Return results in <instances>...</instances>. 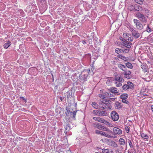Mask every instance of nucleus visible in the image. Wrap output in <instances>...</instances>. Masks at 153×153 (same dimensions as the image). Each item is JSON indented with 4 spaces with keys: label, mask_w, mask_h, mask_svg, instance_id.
Instances as JSON below:
<instances>
[{
    "label": "nucleus",
    "mask_w": 153,
    "mask_h": 153,
    "mask_svg": "<svg viewBox=\"0 0 153 153\" xmlns=\"http://www.w3.org/2000/svg\"><path fill=\"white\" fill-rule=\"evenodd\" d=\"M137 17L140 21L143 23H146L147 22V16L140 12H137L136 13Z\"/></svg>",
    "instance_id": "nucleus-1"
},
{
    "label": "nucleus",
    "mask_w": 153,
    "mask_h": 153,
    "mask_svg": "<svg viewBox=\"0 0 153 153\" xmlns=\"http://www.w3.org/2000/svg\"><path fill=\"white\" fill-rule=\"evenodd\" d=\"M90 71L89 69H85L79 76L80 79L85 81H86L88 75L91 74L89 73Z\"/></svg>",
    "instance_id": "nucleus-2"
},
{
    "label": "nucleus",
    "mask_w": 153,
    "mask_h": 153,
    "mask_svg": "<svg viewBox=\"0 0 153 153\" xmlns=\"http://www.w3.org/2000/svg\"><path fill=\"white\" fill-rule=\"evenodd\" d=\"M133 21L135 25L137 28L139 30H142L143 27V25L137 19H134Z\"/></svg>",
    "instance_id": "nucleus-3"
},
{
    "label": "nucleus",
    "mask_w": 153,
    "mask_h": 153,
    "mask_svg": "<svg viewBox=\"0 0 153 153\" xmlns=\"http://www.w3.org/2000/svg\"><path fill=\"white\" fill-rule=\"evenodd\" d=\"M111 119L114 121H117L119 118L118 114L115 111H112L111 112Z\"/></svg>",
    "instance_id": "nucleus-4"
},
{
    "label": "nucleus",
    "mask_w": 153,
    "mask_h": 153,
    "mask_svg": "<svg viewBox=\"0 0 153 153\" xmlns=\"http://www.w3.org/2000/svg\"><path fill=\"white\" fill-rule=\"evenodd\" d=\"M95 132L96 134H100L102 136H104L109 138H111L114 137L113 136L109 134H108L105 132L99 131L97 130H95Z\"/></svg>",
    "instance_id": "nucleus-5"
},
{
    "label": "nucleus",
    "mask_w": 153,
    "mask_h": 153,
    "mask_svg": "<svg viewBox=\"0 0 153 153\" xmlns=\"http://www.w3.org/2000/svg\"><path fill=\"white\" fill-rule=\"evenodd\" d=\"M124 72L122 73V75L124 76L127 79H130L132 77L131 72L129 70H127V69Z\"/></svg>",
    "instance_id": "nucleus-6"
},
{
    "label": "nucleus",
    "mask_w": 153,
    "mask_h": 153,
    "mask_svg": "<svg viewBox=\"0 0 153 153\" xmlns=\"http://www.w3.org/2000/svg\"><path fill=\"white\" fill-rule=\"evenodd\" d=\"M93 126L95 128H97L98 129L104 131L105 127L99 124L98 123H93Z\"/></svg>",
    "instance_id": "nucleus-7"
},
{
    "label": "nucleus",
    "mask_w": 153,
    "mask_h": 153,
    "mask_svg": "<svg viewBox=\"0 0 153 153\" xmlns=\"http://www.w3.org/2000/svg\"><path fill=\"white\" fill-rule=\"evenodd\" d=\"M113 132L114 134H121L122 133V131L120 128L114 127L113 129Z\"/></svg>",
    "instance_id": "nucleus-8"
},
{
    "label": "nucleus",
    "mask_w": 153,
    "mask_h": 153,
    "mask_svg": "<svg viewBox=\"0 0 153 153\" xmlns=\"http://www.w3.org/2000/svg\"><path fill=\"white\" fill-rule=\"evenodd\" d=\"M132 35L135 38L137 39L140 37V34L138 31L136 30H134L133 32L132 33Z\"/></svg>",
    "instance_id": "nucleus-9"
},
{
    "label": "nucleus",
    "mask_w": 153,
    "mask_h": 153,
    "mask_svg": "<svg viewBox=\"0 0 153 153\" xmlns=\"http://www.w3.org/2000/svg\"><path fill=\"white\" fill-rule=\"evenodd\" d=\"M93 119L95 121L102 123H103L105 120L103 118L98 117H93Z\"/></svg>",
    "instance_id": "nucleus-10"
},
{
    "label": "nucleus",
    "mask_w": 153,
    "mask_h": 153,
    "mask_svg": "<svg viewBox=\"0 0 153 153\" xmlns=\"http://www.w3.org/2000/svg\"><path fill=\"white\" fill-rule=\"evenodd\" d=\"M131 43L129 42L126 41L124 42H123V45L126 47L127 48H131Z\"/></svg>",
    "instance_id": "nucleus-11"
},
{
    "label": "nucleus",
    "mask_w": 153,
    "mask_h": 153,
    "mask_svg": "<svg viewBox=\"0 0 153 153\" xmlns=\"http://www.w3.org/2000/svg\"><path fill=\"white\" fill-rule=\"evenodd\" d=\"M114 81L119 82H123L124 81V79L121 76H116L114 78Z\"/></svg>",
    "instance_id": "nucleus-12"
},
{
    "label": "nucleus",
    "mask_w": 153,
    "mask_h": 153,
    "mask_svg": "<svg viewBox=\"0 0 153 153\" xmlns=\"http://www.w3.org/2000/svg\"><path fill=\"white\" fill-rule=\"evenodd\" d=\"M109 145L113 147H117L118 146L117 144L114 141L110 140L109 142Z\"/></svg>",
    "instance_id": "nucleus-13"
},
{
    "label": "nucleus",
    "mask_w": 153,
    "mask_h": 153,
    "mask_svg": "<svg viewBox=\"0 0 153 153\" xmlns=\"http://www.w3.org/2000/svg\"><path fill=\"white\" fill-rule=\"evenodd\" d=\"M102 153H113V151L110 149H102Z\"/></svg>",
    "instance_id": "nucleus-14"
},
{
    "label": "nucleus",
    "mask_w": 153,
    "mask_h": 153,
    "mask_svg": "<svg viewBox=\"0 0 153 153\" xmlns=\"http://www.w3.org/2000/svg\"><path fill=\"white\" fill-rule=\"evenodd\" d=\"M118 66L119 68L123 71H126V70L127 69L126 66L122 64H118Z\"/></svg>",
    "instance_id": "nucleus-15"
},
{
    "label": "nucleus",
    "mask_w": 153,
    "mask_h": 153,
    "mask_svg": "<svg viewBox=\"0 0 153 153\" xmlns=\"http://www.w3.org/2000/svg\"><path fill=\"white\" fill-rule=\"evenodd\" d=\"M127 84L128 86V89H133L134 88V84L131 82L128 81L127 82Z\"/></svg>",
    "instance_id": "nucleus-16"
},
{
    "label": "nucleus",
    "mask_w": 153,
    "mask_h": 153,
    "mask_svg": "<svg viewBox=\"0 0 153 153\" xmlns=\"http://www.w3.org/2000/svg\"><path fill=\"white\" fill-rule=\"evenodd\" d=\"M115 108L118 109H120L122 107L121 103L118 102H116L115 104Z\"/></svg>",
    "instance_id": "nucleus-17"
},
{
    "label": "nucleus",
    "mask_w": 153,
    "mask_h": 153,
    "mask_svg": "<svg viewBox=\"0 0 153 153\" xmlns=\"http://www.w3.org/2000/svg\"><path fill=\"white\" fill-rule=\"evenodd\" d=\"M11 44V42L10 41H8L7 42L4 44L3 46L5 49H7Z\"/></svg>",
    "instance_id": "nucleus-18"
},
{
    "label": "nucleus",
    "mask_w": 153,
    "mask_h": 153,
    "mask_svg": "<svg viewBox=\"0 0 153 153\" xmlns=\"http://www.w3.org/2000/svg\"><path fill=\"white\" fill-rule=\"evenodd\" d=\"M105 110H108L109 109H111V105L110 103H105Z\"/></svg>",
    "instance_id": "nucleus-19"
},
{
    "label": "nucleus",
    "mask_w": 153,
    "mask_h": 153,
    "mask_svg": "<svg viewBox=\"0 0 153 153\" xmlns=\"http://www.w3.org/2000/svg\"><path fill=\"white\" fill-rule=\"evenodd\" d=\"M65 128V133H67L68 131H69L71 127L68 124H66L64 126Z\"/></svg>",
    "instance_id": "nucleus-20"
},
{
    "label": "nucleus",
    "mask_w": 153,
    "mask_h": 153,
    "mask_svg": "<svg viewBox=\"0 0 153 153\" xmlns=\"http://www.w3.org/2000/svg\"><path fill=\"white\" fill-rule=\"evenodd\" d=\"M119 142L120 145H124L125 144V140L122 138H120L119 140Z\"/></svg>",
    "instance_id": "nucleus-21"
},
{
    "label": "nucleus",
    "mask_w": 153,
    "mask_h": 153,
    "mask_svg": "<svg viewBox=\"0 0 153 153\" xmlns=\"http://www.w3.org/2000/svg\"><path fill=\"white\" fill-rule=\"evenodd\" d=\"M110 91L112 93H118L117 89L116 88H111L110 89Z\"/></svg>",
    "instance_id": "nucleus-22"
},
{
    "label": "nucleus",
    "mask_w": 153,
    "mask_h": 153,
    "mask_svg": "<svg viewBox=\"0 0 153 153\" xmlns=\"http://www.w3.org/2000/svg\"><path fill=\"white\" fill-rule=\"evenodd\" d=\"M107 114V113L106 111L99 110L98 115L99 116H106Z\"/></svg>",
    "instance_id": "nucleus-23"
},
{
    "label": "nucleus",
    "mask_w": 153,
    "mask_h": 153,
    "mask_svg": "<svg viewBox=\"0 0 153 153\" xmlns=\"http://www.w3.org/2000/svg\"><path fill=\"white\" fill-rule=\"evenodd\" d=\"M104 131H107V133H106L107 134V133H108V134H109L110 135H111V134H113V132L112 131L110 130L108 128H106V127H105V128L104 129Z\"/></svg>",
    "instance_id": "nucleus-24"
},
{
    "label": "nucleus",
    "mask_w": 153,
    "mask_h": 153,
    "mask_svg": "<svg viewBox=\"0 0 153 153\" xmlns=\"http://www.w3.org/2000/svg\"><path fill=\"white\" fill-rule=\"evenodd\" d=\"M118 57L124 60L125 61H127L128 60V58L123 56L121 55H120L118 56Z\"/></svg>",
    "instance_id": "nucleus-25"
},
{
    "label": "nucleus",
    "mask_w": 153,
    "mask_h": 153,
    "mask_svg": "<svg viewBox=\"0 0 153 153\" xmlns=\"http://www.w3.org/2000/svg\"><path fill=\"white\" fill-rule=\"evenodd\" d=\"M140 134L142 137L145 139H147L149 137L148 135H147V134L143 133H141Z\"/></svg>",
    "instance_id": "nucleus-26"
},
{
    "label": "nucleus",
    "mask_w": 153,
    "mask_h": 153,
    "mask_svg": "<svg viewBox=\"0 0 153 153\" xmlns=\"http://www.w3.org/2000/svg\"><path fill=\"white\" fill-rule=\"evenodd\" d=\"M141 68L142 69L143 71L144 72H146L147 71L146 65H142Z\"/></svg>",
    "instance_id": "nucleus-27"
},
{
    "label": "nucleus",
    "mask_w": 153,
    "mask_h": 153,
    "mask_svg": "<svg viewBox=\"0 0 153 153\" xmlns=\"http://www.w3.org/2000/svg\"><path fill=\"white\" fill-rule=\"evenodd\" d=\"M126 65L128 68L132 69L133 68L132 65L129 62L126 63Z\"/></svg>",
    "instance_id": "nucleus-28"
},
{
    "label": "nucleus",
    "mask_w": 153,
    "mask_h": 153,
    "mask_svg": "<svg viewBox=\"0 0 153 153\" xmlns=\"http://www.w3.org/2000/svg\"><path fill=\"white\" fill-rule=\"evenodd\" d=\"M77 112V111H74L73 112L71 111L70 112V114L71 115L73 116V118L74 120L75 119V116L76 115V113Z\"/></svg>",
    "instance_id": "nucleus-29"
},
{
    "label": "nucleus",
    "mask_w": 153,
    "mask_h": 153,
    "mask_svg": "<svg viewBox=\"0 0 153 153\" xmlns=\"http://www.w3.org/2000/svg\"><path fill=\"white\" fill-rule=\"evenodd\" d=\"M114 83L117 87H120L122 85V82H119L117 81H114Z\"/></svg>",
    "instance_id": "nucleus-30"
},
{
    "label": "nucleus",
    "mask_w": 153,
    "mask_h": 153,
    "mask_svg": "<svg viewBox=\"0 0 153 153\" xmlns=\"http://www.w3.org/2000/svg\"><path fill=\"white\" fill-rule=\"evenodd\" d=\"M99 106L100 107L105 110V103L101 102L99 103Z\"/></svg>",
    "instance_id": "nucleus-31"
},
{
    "label": "nucleus",
    "mask_w": 153,
    "mask_h": 153,
    "mask_svg": "<svg viewBox=\"0 0 153 153\" xmlns=\"http://www.w3.org/2000/svg\"><path fill=\"white\" fill-rule=\"evenodd\" d=\"M120 98L121 99H127L128 98V95L126 94H124L120 96Z\"/></svg>",
    "instance_id": "nucleus-32"
},
{
    "label": "nucleus",
    "mask_w": 153,
    "mask_h": 153,
    "mask_svg": "<svg viewBox=\"0 0 153 153\" xmlns=\"http://www.w3.org/2000/svg\"><path fill=\"white\" fill-rule=\"evenodd\" d=\"M128 35V38L126 39V40H128L129 41H132L133 39V37L131 36V35L129 34Z\"/></svg>",
    "instance_id": "nucleus-33"
},
{
    "label": "nucleus",
    "mask_w": 153,
    "mask_h": 153,
    "mask_svg": "<svg viewBox=\"0 0 153 153\" xmlns=\"http://www.w3.org/2000/svg\"><path fill=\"white\" fill-rule=\"evenodd\" d=\"M103 123L105 124L106 125L109 127H112L113 126L112 124H111L110 123H108V121H106L105 120Z\"/></svg>",
    "instance_id": "nucleus-34"
},
{
    "label": "nucleus",
    "mask_w": 153,
    "mask_h": 153,
    "mask_svg": "<svg viewBox=\"0 0 153 153\" xmlns=\"http://www.w3.org/2000/svg\"><path fill=\"white\" fill-rule=\"evenodd\" d=\"M146 31L149 33L151 32L152 31L151 29L149 27V25H147V27H146Z\"/></svg>",
    "instance_id": "nucleus-35"
},
{
    "label": "nucleus",
    "mask_w": 153,
    "mask_h": 153,
    "mask_svg": "<svg viewBox=\"0 0 153 153\" xmlns=\"http://www.w3.org/2000/svg\"><path fill=\"white\" fill-rule=\"evenodd\" d=\"M128 86L127 85V84H125L124 85H123L122 86V88L125 91L127 90L128 89H129L128 87Z\"/></svg>",
    "instance_id": "nucleus-36"
},
{
    "label": "nucleus",
    "mask_w": 153,
    "mask_h": 153,
    "mask_svg": "<svg viewBox=\"0 0 153 153\" xmlns=\"http://www.w3.org/2000/svg\"><path fill=\"white\" fill-rule=\"evenodd\" d=\"M99 110H94L92 111V113L93 114L96 115H99Z\"/></svg>",
    "instance_id": "nucleus-37"
},
{
    "label": "nucleus",
    "mask_w": 153,
    "mask_h": 153,
    "mask_svg": "<svg viewBox=\"0 0 153 153\" xmlns=\"http://www.w3.org/2000/svg\"><path fill=\"white\" fill-rule=\"evenodd\" d=\"M141 9V7L140 5L136 6L134 7V9L136 11H139Z\"/></svg>",
    "instance_id": "nucleus-38"
},
{
    "label": "nucleus",
    "mask_w": 153,
    "mask_h": 153,
    "mask_svg": "<svg viewBox=\"0 0 153 153\" xmlns=\"http://www.w3.org/2000/svg\"><path fill=\"white\" fill-rule=\"evenodd\" d=\"M92 106L95 108H97L98 106V105L95 102H93L92 103Z\"/></svg>",
    "instance_id": "nucleus-39"
},
{
    "label": "nucleus",
    "mask_w": 153,
    "mask_h": 153,
    "mask_svg": "<svg viewBox=\"0 0 153 153\" xmlns=\"http://www.w3.org/2000/svg\"><path fill=\"white\" fill-rule=\"evenodd\" d=\"M115 52L116 53L119 54L120 52H121L122 50L120 49L119 48H117L115 49Z\"/></svg>",
    "instance_id": "nucleus-40"
},
{
    "label": "nucleus",
    "mask_w": 153,
    "mask_h": 153,
    "mask_svg": "<svg viewBox=\"0 0 153 153\" xmlns=\"http://www.w3.org/2000/svg\"><path fill=\"white\" fill-rule=\"evenodd\" d=\"M67 96L68 98V99L69 98H71V94H72V93H71V91H68L67 92Z\"/></svg>",
    "instance_id": "nucleus-41"
},
{
    "label": "nucleus",
    "mask_w": 153,
    "mask_h": 153,
    "mask_svg": "<svg viewBox=\"0 0 153 153\" xmlns=\"http://www.w3.org/2000/svg\"><path fill=\"white\" fill-rule=\"evenodd\" d=\"M128 140V143H129V145L130 146V147L131 148H133V146L132 143L131 141V140L129 139Z\"/></svg>",
    "instance_id": "nucleus-42"
},
{
    "label": "nucleus",
    "mask_w": 153,
    "mask_h": 153,
    "mask_svg": "<svg viewBox=\"0 0 153 153\" xmlns=\"http://www.w3.org/2000/svg\"><path fill=\"white\" fill-rule=\"evenodd\" d=\"M129 48H127V49H125L122 50V51L124 53H128L129 52Z\"/></svg>",
    "instance_id": "nucleus-43"
},
{
    "label": "nucleus",
    "mask_w": 153,
    "mask_h": 153,
    "mask_svg": "<svg viewBox=\"0 0 153 153\" xmlns=\"http://www.w3.org/2000/svg\"><path fill=\"white\" fill-rule=\"evenodd\" d=\"M135 1L137 3L140 4H142L143 3L142 0H135Z\"/></svg>",
    "instance_id": "nucleus-44"
},
{
    "label": "nucleus",
    "mask_w": 153,
    "mask_h": 153,
    "mask_svg": "<svg viewBox=\"0 0 153 153\" xmlns=\"http://www.w3.org/2000/svg\"><path fill=\"white\" fill-rule=\"evenodd\" d=\"M129 34H128L127 33H124L123 34V37L127 39V38L128 37V35H129Z\"/></svg>",
    "instance_id": "nucleus-45"
},
{
    "label": "nucleus",
    "mask_w": 153,
    "mask_h": 153,
    "mask_svg": "<svg viewBox=\"0 0 153 153\" xmlns=\"http://www.w3.org/2000/svg\"><path fill=\"white\" fill-rule=\"evenodd\" d=\"M126 99H122V101L123 102L125 103L126 104H128L129 103V102L126 100Z\"/></svg>",
    "instance_id": "nucleus-46"
},
{
    "label": "nucleus",
    "mask_w": 153,
    "mask_h": 153,
    "mask_svg": "<svg viewBox=\"0 0 153 153\" xmlns=\"http://www.w3.org/2000/svg\"><path fill=\"white\" fill-rule=\"evenodd\" d=\"M94 68H91V69H89L90 70V71L89 72V73H91L90 74L91 75H92L93 74H94Z\"/></svg>",
    "instance_id": "nucleus-47"
},
{
    "label": "nucleus",
    "mask_w": 153,
    "mask_h": 153,
    "mask_svg": "<svg viewBox=\"0 0 153 153\" xmlns=\"http://www.w3.org/2000/svg\"><path fill=\"white\" fill-rule=\"evenodd\" d=\"M116 153H122V152L121 150L117 149L116 150Z\"/></svg>",
    "instance_id": "nucleus-48"
},
{
    "label": "nucleus",
    "mask_w": 153,
    "mask_h": 153,
    "mask_svg": "<svg viewBox=\"0 0 153 153\" xmlns=\"http://www.w3.org/2000/svg\"><path fill=\"white\" fill-rule=\"evenodd\" d=\"M125 129H126V132L128 133L129 132V129L128 128V127H126V128Z\"/></svg>",
    "instance_id": "nucleus-49"
},
{
    "label": "nucleus",
    "mask_w": 153,
    "mask_h": 153,
    "mask_svg": "<svg viewBox=\"0 0 153 153\" xmlns=\"http://www.w3.org/2000/svg\"><path fill=\"white\" fill-rule=\"evenodd\" d=\"M111 81H110L109 80H107V81L106 82V83L108 84L109 83H111Z\"/></svg>",
    "instance_id": "nucleus-50"
},
{
    "label": "nucleus",
    "mask_w": 153,
    "mask_h": 153,
    "mask_svg": "<svg viewBox=\"0 0 153 153\" xmlns=\"http://www.w3.org/2000/svg\"><path fill=\"white\" fill-rule=\"evenodd\" d=\"M86 42L85 40H83L82 41V43L83 45H85L86 44Z\"/></svg>",
    "instance_id": "nucleus-51"
},
{
    "label": "nucleus",
    "mask_w": 153,
    "mask_h": 153,
    "mask_svg": "<svg viewBox=\"0 0 153 153\" xmlns=\"http://www.w3.org/2000/svg\"><path fill=\"white\" fill-rule=\"evenodd\" d=\"M59 99H60V100L61 101H62V100H63V97H59Z\"/></svg>",
    "instance_id": "nucleus-52"
},
{
    "label": "nucleus",
    "mask_w": 153,
    "mask_h": 153,
    "mask_svg": "<svg viewBox=\"0 0 153 153\" xmlns=\"http://www.w3.org/2000/svg\"><path fill=\"white\" fill-rule=\"evenodd\" d=\"M131 31L132 32V33H133V30H135L133 28H131L130 29Z\"/></svg>",
    "instance_id": "nucleus-53"
},
{
    "label": "nucleus",
    "mask_w": 153,
    "mask_h": 153,
    "mask_svg": "<svg viewBox=\"0 0 153 153\" xmlns=\"http://www.w3.org/2000/svg\"><path fill=\"white\" fill-rule=\"evenodd\" d=\"M66 110L67 111V112L68 113V114L70 113V112L71 111H70L69 110H68V109H67Z\"/></svg>",
    "instance_id": "nucleus-54"
},
{
    "label": "nucleus",
    "mask_w": 153,
    "mask_h": 153,
    "mask_svg": "<svg viewBox=\"0 0 153 153\" xmlns=\"http://www.w3.org/2000/svg\"><path fill=\"white\" fill-rule=\"evenodd\" d=\"M20 98L22 100H24L25 99L23 97H20Z\"/></svg>",
    "instance_id": "nucleus-55"
},
{
    "label": "nucleus",
    "mask_w": 153,
    "mask_h": 153,
    "mask_svg": "<svg viewBox=\"0 0 153 153\" xmlns=\"http://www.w3.org/2000/svg\"><path fill=\"white\" fill-rule=\"evenodd\" d=\"M63 99H64L65 98V97H63Z\"/></svg>",
    "instance_id": "nucleus-56"
},
{
    "label": "nucleus",
    "mask_w": 153,
    "mask_h": 153,
    "mask_svg": "<svg viewBox=\"0 0 153 153\" xmlns=\"http://www.w3.org/2000/svg\"><path fill=\"white\" fill-rule=\"evenodd\" d=\"M144 96L145 95V96H147V95L146 94H145V95H144Z\"/></svg>",
    "instance_id": "nucleus-57"
},
{
    "label": "nucleus",
    "mask_w": 153,
    "mask_h": 153,
    "mask_svg": "<svg viewBox=\"0 0 153 153\" xmlns=\"http://www.w3.org/2000/svg\"><path fill=\"white\" fill-rule=\"evenodd\" d=\"M94 153H99V152H95Z\"/></svg>",
    "instance_id": "nucleus-58"
},
{
    "label": "nucleus",
    "mask_w": 153,
    "mask_h": 153,
    "mask_svg": "<svg viewBox=\"0 0 153 153\" xmlns=\"http://www.w3.org/2000/svg\"><path fill=\"white\" fill-rule=\"evenodd\" d=\"M112 99H114V98H111Z\"/></svg>",
    "instance_id": "nucleus-59"
}]
</instances>
